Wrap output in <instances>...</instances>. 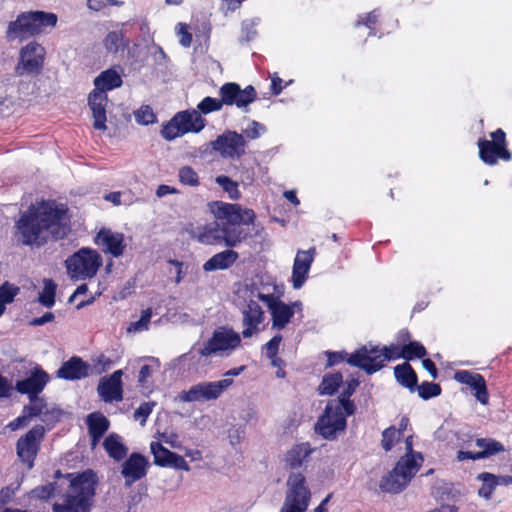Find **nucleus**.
I'll return each mask as SVG.
<instances>
[{
  "label": "nucleus",
  "mask_w": 512,
  "mask_h": 512,
  "mask_svg": "<svg viewBox=\"0 0 512 512\" xmlns=\"http://www.w3.org/2000/svg\"><path fill=\"white\" fill-rule=\"evenodd\" d=\"M122 83L123 81L120 74L113 68L101 72L94 79L95 89L103 91L104 93L121 87Z\"/></svg>",
  "instance_id": "7c9ffc66"
},
{
  "label": "nucleus",
  "mask_w": 512,
  "mask_h": 512,
  "mask_svg": "<svg viewBox=\"0 0 512 512\" xmlns=\"http://www.w3.org/2000/svg\"><path fill=\"white\" fill-rule=\"evenodd\" d=\"M239 258V254L232 250L227 249L216 253L203 265V270L206 272L225 270L230 268Z\"/></svg>",
  "instance_id": "c756f323"
},
{
  "label": "nucleus",
  "mask_w": 512,
  "mask_h": 512,
  "mask_svg": "<svg viewBox=\"0 0 512 512\" xmlns=\"http://www.w3.org/2000/svg\"><path fill=\"white\" fill-rule=\"evenodd\" d=\"M219 95L224 105H236L240 109L247 110V107L257 98V92L252 85L241 89L240 85L234 82H228L220 87Z\"/></svg>",
  "instance_id": "2eb2a0df"
},
{
  "label": "nucleus",
  "mask_w": 512,
  "mask_h": 512,
  "mask_svg": "<svg viewBox=\"0 0 512 512\" xmlns=\"http://www.w3.org/2000/svg\"><path fill=\"white\" fill-rule=\"evenodd\" d=\"M242 337V333L231 327H217L197 352L185 353L179 357V361L193 367L205 364L206 359L212 356L229 357L242 347Z\"/></svg>",
  "instance_id": "7ed1b4c3"
},
{
  "label": "nucleus",
  "mask_w": 512,
  "mask_h": 512,
  "mask_svg": "<svg viewBox=\"0 0 512 512\" xmlns=\"http://www.w3.org/2000/svg\"><path fill=\"white\" fill-rule=\"evenodd\" d=\"M178 177L179 181L184 185L197 186L199 184L198 175L190 166L180 168Z\"/></svg>",
  "instance_id": "09e8293b"
},
{
  "label": "nucleus",
  "mask_w": 512,
  "mask_h": 512,
  "mask_svg": "<svg viewBox=\"0 0 512 512\" xmlns=\"http://www.w3.org/2000/svg\"><path fill=\"white\" fill-rule=\"evenodd\" d=\"M492 141L479 140V156L487 164H495L498 158L510 159V153L505 149V132L498 129L491 133Z\"/></svg>",
  "instance_id": "a211bd4d"
},
{
  "label": "nucleus",
  "mask_w": 512,
  "mask_h": 512,
  "mask_svg": "<svg viewBox=\"0 0 512 512\" xmlns=\"http://www.w3.org/2000/svg\"><path fill=\"white\" fill-rule=\"evenodd\" d=\"M53 491H54V487L51 484H49L46 486L35 488L32 491V493L37 498L47 499L53 494Z\"/></svg>",
  "instance_id": "0e129e2a"
},
{
  "label": "nucleus",
  "mask_w": 512,
  "mask_h": 512,
  "mask_svg": "<svg viewBox=\"0 0 512 512\" xmlns=\"http://www.w3.org/2000/svg\"><path fill=\"white\" fill-rule=\"evenodd\" d=\"M148 465L149 462L145 456L139 453H132L122 465L121 473L125 478L126 485L130 486L145 477Z\"/></svg>",
  "instance_id": "5701e85b"
},
{
  "label": "nucleus",
  "mask_w": 512,
  "mask_h": 512,
  "mask_svg": "<svg viewBox=\"0 0 512 512\" xmlns=\"http://www.w3.org/2000/svg\"><path fill=\"white\" fill-rule=\"evenodd\" d=\"M195 238L199 243L204 245L222 244L220 221L216 219L215 222L206 225L196 234Z\"/></svg>",
  "instance_id": "473e14b6"
},
{
  "label": "nucleus",
  "mask_w": 512,
  "mask_h": 512,
  "mask_svg": "<svg viewBox=\"0 0 512 512\" xmlns=\"http://www.w3.org/2000/svg\"><path fill=\"white\" fill-rule=\"evenodd\" d=\"M339 405L327 404L324 414L318 419L315 430L325 439L331 440L337 432L346 427V417L339 411Z\"/></svg>",
  "instance_id": "4468645a"
},
{
  "label": "nucleus",
  "mask_w": 512,
  "mask_h": 512,
  "mask_svg": "<svg viewBox=\"0 0 512 512\" xmlns=\"http://www.w3.org/2000/svg\"><path fill=\"white\" fill-rule=\"evenodd\" d=\"M31 400V404L25 407V412L29 417L38 416L42 413L44 408V403L37 396H29Z\"/></svg>",
  "instance_id": "680f3d73"
},
{
  "label": "nucleus",
  "mask_w": 512,
  "mask_h": 512,
  "mask_svg": "<svg viewBox=\"0 0 512 512\" xmlns=\"http://www.w3.org/2000/svg\"><path fill=\"white\" fill-rule=\"evenodd\" d=\"M232 384L233 380L231 378H223L212 382H200L191 386L188 390L180 392L175 400L186 403L216 400Z\"/></svg>",
  "instance_id": "9b49d317"
},
{
  "label": "nucleus",
  "mask_w": 512,
  "mask_h": 512,
  "mask_svg": "<svg viewBox=\"0 0 512 512\" xmlns=\"http://www.w3.org/2000/svg\"><path fill=\"white\" fill-rule=\"evenodd\" d=\"M44 434V427L42 425H36L17 441V456L27 465L28 469H32L34 466V460L39 451Z\"/></svg>",
  "instance_id": "ddd939ff"
},
{
  "label": "nucleus",
  "mask_w": 512,
  "mask_h": 512,
  "mask_svg": "<svg viewBox=\"0 0 512 512\" xmlns=\"http://www.w3.org/2000/svg\"><path fill=\"white\" fill-rule=\"evenodd\" d=\"M89 434L93 444H96L109 428L108 419L101 413H92L87 417Z\"/></svg>",
  "instance_id": "2f4dec72"
},
{
  "label": "nucleus",
  "mask_w": 512,
  "mask_h": 512,
  "mask_svg": "<svg viewBox=\"0 0 512 512\" xmlns=\"http://www.w3.org/2000/svg\"><path fill=\"white\" fill-rule=\"evenodd\" d=\"M211 211L221 223L222 244L234 248L247 238L248 231L243 225L254 222L255 213L252 209L243 208L238 204L214 202Z\"/></svg>",
  "instance_id": "f03ea898"
},
{
  "label": "nucleus",
  "mask_w": 512,
  "mask_h": 512,
  "mask_svg": "<svg viewBox=\"0 0 512 512\" xmlns=\"http://www.w3.org/2000/svg\"><path fill=\"white\" fill-rule=\"evenodd\" d=\"M150 450L154 457V463L161 467H169L177 470L189 471L190 466L184 457L168 450L159 442H151Z\"/></svg>",
  "instance_id": "aec40b11"
},
{
  "label": "nucleus",
  "mask_w": 512,
  "mask_h": 512,
  "mask_svg": "<svg viewBox=\"0 0 512 512\" xmlns=\"http://www.w3.org/2000/svg\"><path fill=\"white\" fill-rule=\"evenodd\" d=\"M135 121L140 125H149L156 122V115L148 105L141 106L134 112Z\"/></svg>",
  "instance_id": "a18cd8bd"
},
{
  "label": "nucleus",
  "mask_w": 512,
  "mask_h": 512,
  "mask_svg": "<svg viewBox=\"0 0 512 512\" xmlns=\"http://www.w3.org/2000/svg\"><path fill=\"white\" fill-rule=\"evenodd\" d=\"M424 458L422 454H405L394 469L384 476L380 482V488L388 493H400L419 471Z\"/></svg>",
  "instance_id": "423d86ee"
},
{
  "label": "nucleus",
  "mask_w": 512,
  "mask_h": 512,
  "mask_svg": "<svg viewBox=\"0 0 512 512\" xmlns=\"http://www.w3.org/2000/svg\"><path fill=\"white\" fill-rule=\"evenodd\" d=\"M16 237L26 246L40 247L53 239H63L69 232L67 209L54 201L32 204L15 222Z\"/></svg>",
  "instance_id": "f257e3e1"
},
{
  "label": "nucleus",
  "mask_w": 512,
  "mask_h": 512,
  "mask_svg": "<svg viewBox=\"0 0 512 512\" xmlns=\"http://www.w3.org/2000/svg\"><path fill=\"white\" fill-rule=\"evenodd\" d=\"M168 263L174 267V272H175V275H176L175 283L179 284L183 280L185 275H186V271L185 270H186L187 267H185L183 262H180V261H178L176 259H170L168 261Z\"/></svg>",
  "instance_id": "e2e57ef3"
},
{
  "label": "nucleus",
  "mask_w": 512,
  "mask_h": 512,
  "mask_svg": "<svg viewBox=\"0 0 512 512\" xmlns=\"http://www.w3.org/2000/svg\"><path fill=\"white\" fill-rule=\"evenodd\" d=\"M102 264L101 255L91 248H81L65 260L67 274L73 281L93 278Z\"/></svg>",
  "instance_id": "0eeeda50"
},
{
  "label": "nucleus",
  "mask_w": 512,
  "mask_h": 512,
  "mask_svg": "<svg viewBox=\"0 0 512 512\" xmlns=\"http://www.w3.org/2000/svg\"><path fill=\"white\" fill-rule=\"evenodd\" d=\"M315 249L299 250L296 254L292 269V286L300 289L307 280L308 273L314 261Z\"/></svg>",
  "instance_id": "4be33fe9"
},
{
  "label": "nucleus",
  "mask_w": 512,
  "mask_h": 512,
  "mask_svg": "<svg viewBox=\"0 0 512 512\" xmlns=\"http://www.w3.org/2000/svg\"><path fill=\"white\" fill-rule=\"evenodd\" d=\"M212 148L224 158L239 159L245 154L246 141L242 134L228 130L212 142Z\"/></svg>",
  "instance_id": "f3484780"
},
{
  "label": "nucleus",
  "mask_w": 512,
  "mask_h": 512,
  "mask_svg": "<svg viewBox=\"0 0 512 512\" xmlns=\"http://www.w3.org/2000/svg\"><path fill=\"white\" fill-rule=\"evenodd\" d=\"M152 317V309L147 308L142 311L139 320L131 322L127 327V332L130 334H136L149 329V323Z\"/></svg>",
  "instance_id": "ea45409f"
},
{
  "label": "nucleus",
  "mask_w": 512,
  "mask_h": 512,
  "mask_svg": "<svg viewBox=\"0 0 512 512\" xmlns=\"http://www.w3.org/2000/svg\"><path fill=\"white\" fill-rule=\"evenodd\" d=\"M206 125V120L197 110H187L177 113L161 131L163 138L173 140L189 132H200Z\"/></svg>",
  "instance_id": "9d476101"
},
{
  "label": "nucleus",
  "mask_w": 512,
  "mask_h": 512,
  "mask_svg": "<svg viewBox=\"0 0 512 512\" xmlns=\"http://www.w3.org/2000/svg\"><path fill=\"white\" fill-rule=\"evenodd\" d=\"M267 128L264 124L252 120L249 122L247 127L243 130V136L244 138H248L250 140H255L261 137L264 133H266Z\"/></svg>",
  "instance_id": "49530a36"
},
{
  "label": "nucleus",
  "mask_w": 512,
  "mask_h": 512,
  "mask_svg": "<svg viewBox=\"0 0 512 512\" xmlns=\"http://www.w3.org/2000/svg\"><path fill=\"white\" fill-rule=\"evenodd\" d=\"M343 377L340 373L327 374L319 385V392L322 395H332L342 384Z\"/></svg>",
  "instance_id": "e433bc0d"
},
{
  "label": "nucleus",
  "mask_w": 512,
  "mask_h": 512,
  "mask_svg": "<svg viewBox=\"0 0 512 512\" xmlns=\"http://www.w3.org/2000/svg\"><path fill=\"white\" fill-rule=\"evenodd\" d=\"M160 440L166 444H168L170 447L175 449H181L182 448V442L179 439V436L176 432L173 431H165L159 435Z\"/></svg>",
  "instance_id": "052dcab7"
},
{
  "label": "nucleus",
  "mask_w": 512,
  "mask_h": 512,
  "mask_svg": "<svg viewBox=\"0 0 512 512\" xmlns=\"http://www.w3.org/2000/svg\"><path fill=\"white\" fill-rule=\"evenodd\" d=\"M108 97L103 91L94 89L88 98L89 106L93 113L94 128L98 130L106 129V105Z\"/></svg>",
  "instance_id": "bb28decb"
},
{
  "label": "nucleus",
  "mask_w": 512,
  "mask_h": 512,
  "mask_svg": "<svg viewBox=\"0 0 512 512\" xmlns=\"http://www.w3.org/2000/svg\"><path fill=\"white\" fill-rule=\"evenodd\" d=\"M103 445L109 456L117 461L123 459L127 454V448L123 445L117 435H109L104 440Z\"/></svg>",
  "instance_id": "c9c22d12"
},
{
  "label": "nucleus",
  "mask_w": 512,
  "mask_h": 512,
  "mask_svg": "<svg viewBox=\"0 0 512 512\" xmlns=\"http://www.w3.org/2000/svg\"><path fill=\"white\" fill-rule=\"evenodd\" d=\"M454 379L472 388L475 391L474 396L481 404L488 403L486 382L482 375L468 370H459L454 374Z\"/></svg>",
  "instance_id": "393cba45"
},
{
  "label": "nucleus",
  "mask_w": 512,
  "mask_h": 512,
  "mask_svg": "<svg viewBox=\"0 0 512 512\" xmlns=\"http://www.w3.org/2000/svg\"><path fill=\"white\" fill-rule=\"evenodd\" d=\"M224 106L222 98L205 97L198 105L197 111L201 114H209L220 111Z\"/></svg>",
  "instance_id": "79ce46f5"
},
{
  "label": "nucleus",
  "mask_w": 512,
  "mask_h": 512,
  "mask_svg": "<svg viewBox=\"0 0 512 512\" xmlns=\"http://www.w3.org/2000/svg\"><path fill=\"white\" fill-rule=\"evenodd\" d=\"M96 483V475L91 470L73 477L63 503H55L53 512H90Z\"/></svg>",
  "instance_id": "20e7f679"
},
{
  "label": "nucleus",
  "mask_w": 512,
  "mask_h": 512,
  "mask_svg": "<svg viewBox=\"0 0 512 512\" xmlns=\"http://www.w3.org/2000/svg\"><path fill=\"white\" fill-rule=\"evenodd\" d=\"M399 432L394 426L388 427L382 433V447L385 451H390L395 442L399 439Z\"/></svg>",
  "instance_id": "3c124183"
},
{
  "label": "nucleus",
  "mask_w": 512,
  "mask_h": 512,
  "mask_svg": "<svg viewBox=\"0 0 512 512\" xmlns=\"http://www.w3.org/2000/svg\"><path fill=\"white\" fill-rule=\"evenodd\" d=\"M379 18V13L377 10H374L366 15L359 16L356 25H364L366 26L370 32L369 35L373 34L374 25L377 23Z\"/></svg>",
  "instance_id": "5fc2aeb1"
},
{
  "label": "nucleus",
  "mask_w": 512,
  "mask_h": 512,
  "mask_svg": "<svg viewBox=\"0 0 512 512\" xmlns=\"http://www.w3.org/2000/svg\"><path fill=\"white\" fill-rule=\"evenodd\" d=\"M155 402L142 403L134 412V419L140 421L142 426L145 425L147 418L152 413Z\"/></svg>",
  "instance_id": "603ef678"
},
{
  "label": "nucleus",
  "mask_w": 512,
  "mask_h": 512,
  "mask_svg": "<svg viewBox=\"0 0 512 512\" xmlns=\"http://www.w3.org/2000/svg\"><path fill=\"white\" fill-rule=\"evenodd\" d=\"M283 89V80L277 74H274L271 78V90L273 94L278 95Z\"/></svg>",
  "instance_id": "69168bd1"
},
{
  "label": "nucleus",
  "mask_w": 512,
  "mask_h": 512,
  "mask_svg": "<svg viewBox=\"0 0 512 512\" xmlns=\"http://www.w3.org/2000/svg\"><path fill=\"white\" fill-rule=\"evenodd\" d=\"M419 396L424 399H430L441 394V387L439 384L433 382H423L417 387Z\"/></svg>",
  "instance_id": "de8ad7c7"
},
{
  "label": "nucleus",
  "mask_w": 512,
  "mask_h": 512,
  "mask_svg": "<svg viewBox=\"0 0 512 512\" xmlns=\"http://www.w3.org/2000/svg\"><path fill=\"white\" fill-rule=\"evenodd\" d=\"M394 374L397 381L404 387L414 391L417 383V375L408 363L397 365L394 369Z\"/></svg>",
  "instance_id": "f704fd0d"
},
{
  "label": "nucleus",
  "mask_w": 512,
  "mask_h": 512,
  "mask_svg": "<svg viewBox=\"0 0 512 512\" xmlns=\"http://www.w3.org/2000/svg\"><path fill=\"white\" fill-rule=\"evenodd\" d=\"M49 381V375L39 366H36L29 377L16 383V390L29 396H37Z\"/></svg>",
  "instance_id": "a878e982"
},
{
  "label": "nucleus",
  "mask_w": 512,
  "mask_h": 512,
  "mask_svg": "<svg viewBox=\"0 0 512 512\" xmlns=\"http://www.w3.org/2000/svg\"><path fill=\"white\" fill-rule=\"evenodd\" d=\"M95 243L101 247L103 252L116 258L123 255L127 246L124 234L106 228L97 233Z\"/></svg>",
  "instance_id": "412c9836"
},
{
  "label": "nucleus",
  "mask_w": 512,
  "mask_h": 512,
  "mask_svg": "<svg viewBox=\"0 0 512 512\" xmlns=\"http://www.w3.org/2000/svg\"><path fill=\"white\" fill-rule=\"evenodd\" d=\"M90 366L80 357H72L57 371V377L65 380H80L89 375Z\"/></svg>",
  "instance_id": "cd10ccee"
},
{
  "label": "nucleus",
  "mask_w": 512,
  "mask_h": 512,
  "mask_svg": "<svg viewBox=\"0 0 512 512\" xmlns=\"http://www.w3.org/2000/svg\"><path fill=\"white\" fill-rule=\"evenodd\" d=\"M404 359L412 360L414 358H423L427 352L425 347L417 341H411L410 343L403 345Z\"/></svg>",
  "instance_id": "c03bdc74"
},
{
  "label": "nucleus",
  "mask_w": 512,
  "mask_h": 512,
  "mask_svg": "<svg viewBox=\"0 0 512 512\" xmlns=\"http://www.w3.org/2000/svg\"><path fill=\"white\" fill-rule=\"evenodd\" d=\"M150 361L153 363V365L145 364L141 367L139 371V379L138 381L141 383V385H144L148 378L151 377V375L154 372V367L159 368V362L155 358H150Z\"/></svg>",
  "instance_id": "bf43d9fd"
},
{
  "label": "nucleus",
  "mask_w": 512,
  "mask_h": 512,
  "mask_svg": "<svg viewBox=\"0 0 512 512\" xmlns=\"http://www.w3.org/2000/svg\"><path fill=\"white\" fill-rule=\"evenodd\" d=\"M53 319H54V314L52 312H46L41 317L32 319L30 321V324L33 326H41L48 322L53 321Z\"/></svg>",
  "instance_id": "338daca9"
},
{
  "label": "nucleus",
  "mask_w": 512,
  "mask_h": 512,
  "mask_svg": "<svg viewBox=\"0 0 512 512\" xmlns=\"http://www.w3.org/2000/svg\"><path fill=\"white\" fill-rule=\"evenodd\" d=\"M55 293L56 284L51 279H45L38 300L43 306L51 308L55 304Z\"/></svg>",
  "instance_id": "58836bf2"
},
{
  "label": "nucleus",
  "mask_w": 512,
  "mask_h": 512,
  "mask_svg": "<svg viewBox=\"0 0 512 512\" xmlns=\"http://www.w3.org/2000/svg\"><path fill=\"white\" fill-rule=\"evenodd\" d=\"M216 183L219 184V186H221L223 190L229 194V197L232 200H237L240 198L238 184L231 180L229 177L224 175L217 176Z\"/></svg>",
  "instance_id": "37998d69"
},
{
  "label": "nucleus",
  "mask_w": 512,
  "mask_h": 512,
  "mask_svg": "<svg viewBox=\"0 0 512 512\" xmlns=\"http://www.w3.org/2000/svg\"><path fill=\"white\" fill-rule=\"evenodd\" d=\"M287 491L281 506L283 512H306L311 492L307 486L306 477L301 472H292L287 478Z\"/></svg>",
  "instance_id": "1a4fd4ad"
},
{
  "label": "nucleus",
  "mask_w": 512,
  "mask_h": 512,
  "mask_svg": "<svg viewBox=\"0 0 512 512\" xmlns=\"http://www.w3.org/2000/svg\"><path fill=\"white\" fill-rule=\"evenodd\" d=\"M381 351L385 355V361L391 359L404 358L403 346H400L398 344H391L389 346H385L381 349Z\"/></svg>",
  "instance_id": "13d9d810"
},
{
  "label": "nucleus",
  "mask_w": 512,
  "mask_h": 512,
  "mask_svg": "<svg viewBox=\"0 0 512 512\" xmlns=\"http://www.w3.org/2000/svg\"><path fill=\"white\" fill-rule=\"evenodd\" d=\"M129 44L122 31H111L103 39V45L108 53L117 54L124 51Z\"/></svg>",
  "instance_id": "72a5a7b5"
},
{
  "label": "nucleus",
  "mask_w": 512,
  "mask_h": 512,
  "mask_svg": "<svg viewBox=\"0 0 512 512\" xmlns=\"http://www.w3.org/2000/svg\"><path fill=\"white\" fill-rule=\"evenodd\" d=\"M476 445L479 448H482L480 454H483V458L504 450V447L500 442L492 439H477Z\"/></svg>",
  "instance_id": "a19ab883"
},
{
  "label": "nucleus",
  "mask_w": 512,
  "mask_h": 512,
  "mask_svg": "<svg viewBox=\"0 0 512 512\" xmlns=\"http://www.w3.org/2000/svg\"><path fill=\"white\" fill-rule=\"evenodd\" d=\"M122 371L117 370L109 377L102 378L98 385V393L105 402H118L122 396Z\"/></svg>",
  "instance_id": "b1692460"
},
{
  "label": "nucleus",
  "mask_w": 512,
  "mask_h": 512,
  "mask_svg": "<svg viewBox=\"0 0 512 512\" xmlns=\"http://www.w3.org/2000/svg\"><path fill=\"white\" fill-rule=\"evenodd\" d=\"M257 298L266 304L271 316V328L278 331L285 329L295 314L303 318V304L301 301L285 303L272 293L258 292Z\"/></svg>",
  "instance_id": "6e6552de"
},
{
  "label": "nucleus",
  "mask_w": 512,
  "mask_h": 512,
  "mask_svg": "<svg viewBox=\"0 0 512 512\" xmlns=\"http://www.w3.org/2000/svg\"><path fill=\"white\" fill-rule=\"evenodd\" d=\"M18 292V287L5 282L0 286V303H2L4 306L12 303Z\"/></svg>",
  "instance_id": "8fccbe9b"
},
{
  "label": "nucleus",
  "mask_w": 512,
  "mask_h": 512,
  "mask_svg": "<svg viewBox=\"0 0 512 512\" xmlns=\"http://www.w3.org/2000/svg\"><path fill=\"white\" fill-rule=\"evenodd\" d=\"M175 33L179 37L181 46L188 48L192 43V34L188 31V25L185 23H178L175 27Z\"/></svg>",
  "instance_id": "864d4df0"
},
{
  "label": "nucleus",
  "mask_w": 512,
  "mask_h": 512,
  "mask_svg": "<svg viewBox=\"0 0 512 512\" xmlns=\"http://www.w3.org/2000/svg\"><path fill=\"white\" fill-rule=\"evenodd\" d=\"M347 362L372 374L382 368L385 355L378 346L369 344L351 354Z\"/></svg>",
  "instance_id": "dca6fc26"
},
{
  "label": "nucleus",
  "mask_w": 512,
  "mask_h": 512,
  "mask_svg": "<svg viewBox=\"0 0 512 512\" xmlns=\"http://www.w3.org/2000/svg\"><path fill=\"white\" fill-rule=\"evenodd\" d=\"M57 21V15L51 12H23L8 24L6 38L8 41H23L41 34L46 27H55Z\"/></svg>",
  "instance_id": "39448f33"
},
{
  "label": "nucleus",
  "mask_w": 512,
  "mask_h": 512,
  "mask_svg": "<svg viewBox=\"0 0 512 512\" xmlns=\"http://www.w3.org/2000/svg\"><path fill=\"white\" fill-rule=\"evenodd\" d=\"M242 336L251 338L261 331V325L265 320V313L257 301L251 299L243 307L242 311Z\"/></svg>",
  "instance_id": "6ab92c4d"
},
{
  "label": "nucleus",
  "mask_w": 512,
  "mask_h": 512,
  "mask_svg": "<svg viewBox=\"0 0 512 512\" xmlns=\"http://www.w3.org/2000/svg\"><path fill=\"white\" fill-rule=\"evenodd\" d=\"M478 478L483 482L478 494L485 499H489L494 488L499 485V477L490 473H482Z\"/></svg>",
  "instance_id": "4c0bfd02"
},
{
  "label": "nucleus",
  "mask_w": 512,
  "mask_h": 512,
  "mask_svg": "<svg viewBox=\"0 0 512 512\" xmlns=\"http://www.w3.org/2000/svg\"><path fill=\"white\" fill-rule=\"evenodd\" d=\"M281 341L282 336L280 334H276L264 345L263 349L267 358H272L278 354Z\"/></svg>",
  "instance_id": "4d7b16f0"
},
{
  "label": "nucleus",
  "mask_w": 512,
  "mask_h": 512,
  "mask_svg": "<svg viewBox=\"0 0 512 512\" xmlns=\"http://www.w3.org/2000/svg\"><path fill=\"white\" fill-rule=\"evenodd\" d=\"M314 449L309 443L293 445L284 455L285 467L296 469L301 467L309 458Z\"/></svg>",
  "instance_id": "c85d7f7f"
},
{
  "label": "nucleus",
  "mask_w": 512,
  "mask_h": 512,
  "mask_svg": "<svg viewBox=\"0 0 512 512\" xmlns=\"http://www.w3.org/2000/svg\"><path fill=\"white\" fill-rule=\"evenodd\" d=\"M45 54V48L41 44L35 41L29 42L20 49L15 72L20 76L24 74H39L43 68Z\"/></svg>",
  "instance_id": "f8f14e48"
},
{
  "label": "nucleus",
  "mask_w": 512,
  "mask_h": 512,
  "mask_svg": "<svg viewBox=\"0 0 512 512\" xmlns=\"http://www.w3.org/2000/svg\"><path fill=\"white\" fill-rule=\"evenodd\" d=\"M10 382L0 374V398L8 397L11 392Z\"/></svg>",
  "instance_id": "774afa93"
},
{
  "label": "nucleus",
  "mask_w": 512,
  "mask_h": 512,
  "mask_svg": "<svg viewBox=\"0 0 512 512\" xmlns=\"http://www.w3.org/2000/svg\"><path fill=\"white\" fill-rule=\"evenodd\" d=\"M329 404L339 405L338 406L339 407V411L344 416H350L355 411V406H354L353 402H351L349 400V397H346L345 395H341L339 397L338 401H331V402H329Z\"/></svg>",
  "instance_id": "6e6d98bb"
}]
</instances>
